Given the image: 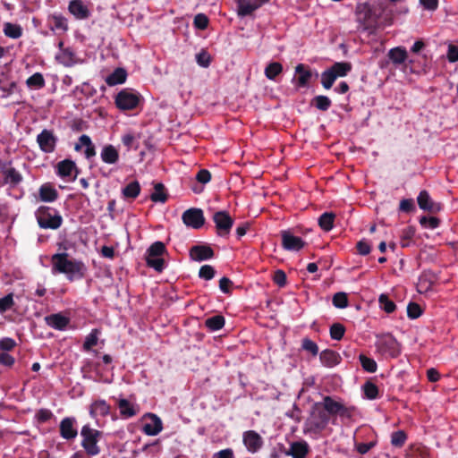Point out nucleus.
Returning a JSON list of instances; mask_svg holds the SVG:
<instances>
[{"mask_svg": "<svg viewBox=\"0 0 458 458\" xmlns=\"http://www.w3.org/2000/svg\"><path fill=\"white\" fill-rule=\"evenodd\" d=\"M52 274H64L69 281L81 279L87 272L86 265L75 259H70L66 252L55 253L51 257Z\"/></svg>", "mask_w": 458, "mask_h": 458, "instance_id": "nucleus-1", "label": "nucleus"}, {"mask_svg": "<svg viewBox=\"0 0 458 458\" xmlns=\"http://www.w3.org/2000/svg\"><path fill=\"white\" fill-rule=\"evenodd\" d=\"M35 216L40 228L42 229H58L63 223V217L59 211L54 208L41 206L36 212Z\"/></svg>", "mask_w": 458, "mask_h": 458, "instance_id": "nucleus-2", "label": "nucleus"}, {"mask_svg": "<svg viewBox=\"0 0 458 458\" xmlns=\"http://www.w3.org/2000/svg\"><path fill=\"white\" fill-rule=\"evenodd\" d=\"M81 446L89 456H96L100 453L98 445L102 437V432L92 428L89 425H84L81 429Z\"/></svg>", "mask_w": 458, "mask_h": 458, "instance_id": "nucleus-3", "label": "nucleus"}, {"mask_svg": "<svg viewBox=\"0 0 458 458\" xmlns=\"http://www.w3.org/2000/svg\"><path fill=\"white\" fill-rule=\"evenodd\" d=\"M320 405L332 417V423H335V417L340 416L343 419H350L352 415V409L346 407L343 403L330 397L325 396Z\"/></svg>", "mask_w": 458, "mask_h": 458, "instance_id": "nucleus-4", "label": "nucleus"}, {"mask_svg": "<svg viewBox=\"0 0 458 458\" xmlns=\"http://www.w3.org/2000/svg\"><path fill=\"white\" fill-rule=\"evenodd\" d=\"M0 173L3 175L4 184L15 188L23 181L21 173L13 165L12 160H0Z\"/></svg>", "mask_w": 458, "mask_h": 458, "instance_id": "nucleus-5", "label": "nucleus"}, {"mask_svg": "<svg viewBox=\"0 0 458 458\" xmlns=\"http://www.w3.org/2000/svg\"><path fill=\"white\" fill-rule=\"evenodd\" d=\"M140 95L134 89H123L114 98V102L120 110H132L139 105Z\"/></svg>", "mask_w": 458, "mask_h": 458, "instance_id": "nucleus-6", "label": "nucleus"}, {"mask_svg": "<svg viewBox=\"0 0 458 458\" xmlns=\"http://www.w3.org/2000/svg\"><path fill=\"white\" fill-rule=\"evenodd\" d=\"M356 21L367 29L377 22L378 15L368 3H359L355 8Z\"/></svg>", "mask_w": 458, "mask_h": 458, "instance_id": "nucleus-7", "label": "nucleus"}, {"mask_svg": "<svg viewBox=\"0 0 458 458\" xmlns=\"http://www.w3.org/2000/svg\"><path fill=\"white\" fill-rule=\"evenodd\" d=\"M376 346L377 351L386 356L395 357L399 354V344L390 334L377 336Z\"/></svg>", "mask_w": 458, "mask_h": 458, "instance_id": "nucleus-8", "label": "nucleus"}, {"mask_svg": "<svg viewBox=\"0 0 458 458\" xmlns=\"http://www.w3.org/2000/svg\"><path fill=\"white\" fill-rule=\"evenodd\" d=\"M330 421V416L325 409L314 411L307 423L308 431L318 433L324 430Z\"/></svg>", "mask_w": 458, "mask_h": 458, "instance_id": "nucleus-9", "label": "nucleus"}, {"mask_svg": "<svg viewBox=\"0 0 458 458\" xmlns=\"http://www.w3.org/2000/svg\"><path fill=\"white\" fill-rule=\"evenodd\" d=\"M57 140V137L55 135L54 131L47 129H44L37 136V143L38 144L40 150L47 154L53 153L55 151Z\"/></svg>", "mask_w": 458, "mask_h": 458, "instance_id": "nucleus-10", "label": "nucleus"}, {"mask_svg": "<svg viewBox=\"0 0 458 458\" xmlns=\"http://www.w3.org/2000/svg\"><path fill=\"white\" fill-rule=\"evenodd\" d=\"M147 421L142 427V432L150 437L157 436L163 430V422L155 413H146L143 417Z\"/></svg>", "mask_w": 458, "mask_h": 458, "instance_id": "nucleus-11", "label": "nucleus"}, {"mask_svg": "<svg viewBox=\"0 0 458 458\" xmlns=\"http://www.w3.org/2000/svg\"><path fill=\"white\" fill-rule=\"evenodd\" d=\"M182 219L183 223L194 229L200 228L205 222L203 211L199 208H190L183 212Z\"/></svg>", "mask_w": 458, "mask_h": 458, "instance_id": "nucleus-12", "label": "nucleus"}, {"mask_svg": "<svg viewBox=\"0 0 458 458\" xmlns=\"http://www.w3.org/2000/svg\"><path fill=\"white\" fill-rule=\"evenodd\" d=\"M213 220L218 231V234L223 236L229 233L233 221L225 211H218L214 214Z\"/></svg>", "mask_w": 458, "mask_h": 458, "instance_id": "nucleus-13", "label": "nucleus"}, {"mask_svg": "<svg viewBox=\"0 0 458 458\" xmlns=\"http://www.w3.org/2000/svg\"><path fill=\"white\" fill-rule=\"evenodd\" d=\"M242 441L247 450L251 454L257 453L263 445L262 437L254 430L245 431L242 435Z\"/></svg>", "mask_w": 458, "mask_h": 458, "instance_id": "nucleus-14", "label": "nucleus"}, {"mask_svg": "<svg viewBox=\"0 0 458 458\" xmlns=\"http://www.w3.org/2000/svg\"><path fill=\"white\" fill-rule=\"evenodd\" d=\"M282 236V245L284 250L291 251H298L302 249L305 245V242L301 238L295 236L290 231H283L281 233Z\"/></svg>", "mask_w": 458, "mask_h": 458, "instance_id": "nucleus-15", "label": "nucleus"}, {"mask_svg": "<svg viewBox=\"0 0 458 458\" xmlns=\"http://www.w3.org/2000/svg\"><path fill=\"white\" fill-rule=\"evenodd\" d=\"M56 174L62 178L74 180L77 177L78 171L76 165L72 160L64 159L57 164Z\"/></svg>", "mask_w": 458, "mask_h": 458, "instance_id": "nucleus-16", "label": "nucleus"}, {"mask_svg": "<svg viewBox=\"0 0 458 458\" xmlns=\"http://www.w3.org/2000/svg\"><path fill=\"white\" fill-rule=\"evenodd\" d=\"M265 3L264 0H238L237 13L241 17L250 15Z\"/></svg>", "mask_w": 458, "mask_h": 458, "instance_id": "nucleus-17", "label": "nucleus"}, {"mask_svg": "<svg viewBox=\"0 0 458 458\" xmlns=\"http://www.w3.org/2000/svg\"><path fill=\"white\" fill-rule=\"evenodd\" d=\"M310 452V446L304 440L293 442L288 450L284 452L285 455L293 458H307Z\"/></svg>", "mask_w": 458, "mask_h": 458, "instance_id": "nucleus-18", "label": "nucleus"}, {"mask_svg": "<svg viewBox=\"0 0 458 458\" xmlns=\"http://www.w3.org/2000/svg\"><path fill=\"white\" fill-rule=\"evenodd\" d=\"M213 256V250L207 245H194L190 250V257L194 261L200 262L210 259Z\"/></svg>", "mask_w": 458, "mask_h": 458, "instance_id": "nucleus-19", "label": "nucleus"}, {"mask_svg": "<svg viewBox=\"0 0 458 458\" xmlns=\"http://www.w3.org/2000/svg\"><path fill=\"white\" fill-rule=\"evenodd\" d=\"M75 419L66 417L60 422V435L66 440L74 439L77 437V429L74 427Z\"/></svg>", "mask_w": 458, "mask_h": 458, "instance_id": "nucleus-20", "label": "nucleus"}, {"mask_svg": "<svg viewBox=\"0 0 458 458\" xmlns=\"http://www.w3.org/2000/svg\"><path fill=\"white\" fill-rule=\"evenodd\" d=\"M45 321L48 327L62 331L67 327L70 319L62 313H55L47 316Z\"/></svg>", "mask_w": 458, "mask_h": 458, "instance_id": "nucleus-21", "label": "nucleus"}, {"mask_svg": "<svg viewBox=\"0 0 458 458\" xmlns=\"http://www.w3.org/2000/svg\"><path fill=\"white\" fill-rule=\"evenodd\" d=\"M295 73L298 75L295 80V85L297 88H305L308 86L309 81L312 77L311 72L303 64H299L295 67Z\"/></svg>", "mask_w": 458, "mask_h": 458, "instance_id": "nucleus-22", "label": "nucleus"}, {"mask_svg": "<svg viewBox=\"0 0 458 458\" xmlns=\"http://www.w3.org/2000/svg\"><path fill=\"white\" fill-rule=\"evenodd\" d=\"M110 409V405L105 400H96L89 407V414L92 418L106 417L109 414Z\"/></svg>", "mask_w": 458, "mask_h": 458, "instance_id": "nucleus-23", "label": "nucleus"}, {"mask_svg": "<svg viewBox=\"0 0 458 458\" xmlns=\"http://www.w3.org/2000/svg\"><path fill=\"white\" fill-rule=\"evenodd\" d=\"M82 148H85L84 155L86 158L89 159L96 155L95 147L90 138L86 134L80 136L78 142L75 144L74 149L76 151H80Z\"/></svg>", "mask_w": 458, "mask_h": 458, "instance_id": "nucleus-24", "label": "nucleus"}, {"mask_svg": "<svg viewBox=\"0 0 458 458\" xmlns=\"http://www.w3.org/2000/svg\"><path fill=\"white\" fill-rule=\"evenodd\" d=\"M38 196L41 201L54 202L58 198V191L51 183L46 182L39 187Z\"/></svg>", "mask_w": 458, "mask_h": 458, "instance_id": "nucleus-25", "label": "nucleus"}, {"mask_svg": "<svg viewBox=\"0 0 458 458\" xmlns=\"http://www.w3.org/2000/svg\"><path fill=\"white\" fill-rule=\"evenodd\" d=\"M69 12L79 20L86 19L89 16V11L81 0H72L68 6Z\"/></svg>", "mask_w": 458, "mask_h": 458, "instance_id": "nucleus-26", "label": "nucleus"}, {"mask_svg": "<svg viewBox=\"0 0 458 458\" xmlns=\"http://www.w3.org/2000/svg\"><path fill=\"white\" fill-rule=\"evenodd\" d=\"M101 160L108 165H114L119 160V152L113 145H106L100 153Z\"/></svg>", "mask_w": 458, "mask_h": 458, "instance_id": "nucleus-27", "label": "nucleus"}, {"mask_svg": "<svg viewBox=\"0 0 458 458\" xmlns=\"http://www.w3.org/2000/svg\"><path fill=\"white\" fill-rule=\"evenodd\" d=\"M118 408L123 418L128 419L135 416L139 411V407L131 403L128 400L121 398L118 401Z\"/></svg>", "mask_w": 458, "mask_h": 458, "instance_id": "nucleus-28", "label": "nucleus"}, {"mask_svg": "<svg viewBox=\"0 0 458 458\" xmlns=\"http://www.w3.org/2000/svg\"><path fill=\"white\" fill-rule=\"evenodd\" d=\"M321 363L326 366L332 368L340 362V355L333 350H324L319 354Z\"/></svg>", "mask_w": 458, "mask_h": 458, "instance_id": "nucleus-29", "label": "nucleus"}, {"mask_svg": "<svg viewBox=\"0 0 458 458\" xmlns=\"http://www.w3.org/2000/svg\"><path fill=\"white\" fill-rule=\"evenodd\" d=\"M127 72L123 68H116L111 74L106 78V82L109 86L122 84L126 81Z\"/></svg>", "mask_w": 458, "mask_h": 458, "instance_id": "nucleus-30", "label": "nucleus"}, {"mask_svg": "<svg viewBox=\"0 0 458 458\" xmlns=\"http://www.w3.org/2000/svg\"><path fill=\"white\" fill-rule=\"evenodd\" d=\"M22 31L21 26L17 23L4 22L3 25L4 36L12 39L20 38L22 36Z\"/></svg>", "mask_w": 458, "mask_h": 458, "instance_id": "nucleus-31", "label": "nucleus"}, {"mask_svg": "<svg viewBox=\"0 0 458 458\" xmlns=\"http://www.w3.org/2000/svg\"><path fill=\"white\" fill-rule=\"evenodd\" d=\"M408 54L404 47H397L389 50L388 57L393 64L399 65L403 64L407 59Z\"/></svg>", "mask_w": 458, "mask_h": 458, "instance_id": "nucleus-32", "label": "nucleus"}, {"mask_svg": "<svg viewBox=\"0 0 458 458\" xmlns=\"http://www.w3.org/2000/svg\"><path fill=\"white\" fill-rule=\"evenodd\" d=\"M26 85L30 90H38L45 87L46 81L40 72H35L26 80Z\"/></svg>", "mask_w": 458, "mask_h": 458, "instance_id": "nucleus-33", "label": "nucleus"}, {"mask_svg": "<svg viewBox=\"0 0 458 458\" xmlns=\"http://www.w3.org/2000/svg\"><path fill=\"white\" fill-rule=\"evenodd\" d=\"M329 70L335 75V78L344 77L352 70V64L347 62H338L333 64Z\"/></svg>", "mask_w": 458, "mask_h": 458, "instance_id": "nucleus-34", "label": "nucleus"}, {"mask_svg": "<svg viewBox=\"0 0 458 458\" xmlns=\"http://www.w3.org/2000/svg\"><path fill=\"white\" fill-rule=\"evenodd\" d=\"M335 215L332 212H325L318 218V225L326 232L330 231L334 226Z\"/></svg>", "mask_w": 458, "mask_h": 458, "instance_id": "nucleus-35", "label": "nucleus"}, {"mask_svg": "<svg viewBox=\"0 0 458 458\" xmlns=\"http://www.w3.org/2000/svg\"><path fill=\"white\" fill-rule=\"evenodd\" d=\"M100 335V330L98 328H94L91 332L86 336L85 341L83 343V349L85 351H90L92 347L96 346L98 342V336Z\"/></svg>", "mask_w": 458, "mask_h": 458, "instance_id": "nucleus-36", "label": "nucleus"}, {"mask_svg": "<svg viewBox=\"0 0 458 458\" xmlns=\"http://www.w3.org/2000/svg\"><path fill=\"white\" fill-rule=\"evenodd\" d=\"M417 200H418L419 207L421 209L429 210V211L434 209L433 202H432L428 191H420L417 198Z\"/></svg>", "mask_w": 458, "mask_h": 458, "instance_id": "nucleus-37", "label": "nucleus"}, {"mask_svg": "<svg viewBox=\"0 0 458 458\" xmlns=\"http://www.w3.org/2000/svg\"><path fill=\"white\" fill-rule=\"evenodd\" d=\"M140 192V186L137 181L130 182L123 189V194L125 198L135 199Z\"/></svg>", "mask_w": 458, "mask_h": 458, "instance_id": "nucleus-38", "label": "nucleus"}, {"mask_svg": "<svg viewBox=\"0 0 458 458\" xmlns=\"http://www.w3.org/2000/svg\"><path fill=\"white\" fill-rule=\"evenodd\" d=\"M206 327L211 331L221 329L225 325V318L223 316L216 315L208 318L205 322Z\"/></svg>", "mask_w": 458, "mask_h": 458, "instance_id": "nucleus-39", "label": "nucleus"}, {"mask_svg": "<svg viewBox=\"0 0 458 458\" xmlns=\"http://www.w3.org/2000/svg\"><path fill=\"white\" fill-rule=\"evenodd\" d=\"M150 199L154 202L164 203L166 200V194L165 192L164 185L162 183H157L154 187V191L150 196Z\"/></svg>", "mask_w": 458, "mask_h": 458, "instance_id": "nucleus-40", "label": "nucleus"}, {"mask_svg": "<svg viewBox=\"0 0 458 458\" xmlns=\"http://www.w3.org/2000/svg\"><path fill=\"white\" fill-rule=\"evenodd\" d=\"M282 64L276 62L269 64L265 69V75L269 80H275V78L282 72Z\"/></svg>", "mask_w": 458, "mask_h": 458, "instance_id": "nucleus-41", "label": "nucleus"}, {"mask_svg": "<svg viewBox=\"0 0 458 458\" xmlns=\"http://www.w3.org/2000/svg\"><path fill=\"white\" fill-rule=\"evenodd\" d=\"M359 359L364 370L369 373H374L377 371V365L373 359L369 358L363 354H360Z\"/></svg>", "mask_w": 458, "mask_h": 458, "instance_id": "nucleus-42", "label": "nucleus"}, {"mask_svg": "<svg viewBox=\"0 0 458 458\" xmlns=\"http://www.w3.org/2000/svg\"><path fill=\"white\" fill-rule=\"evenodd\" d=\"M378 302L380 308L386 313H392L396 308L394 302L386 294H381L378 298Z\"/></svg>", "mask_w": 458, "mask_h": 458, "instance_id": "nucleus-43", "label": "nucleus"}, {"mask_svg": "<svg viewBox=\"0 0 458 458\" xmlns=\"http://www.w3.org/2000/svg\"><path fill=\"white\" fill-rule=\"evenodd\" d=\"M313 105L321 111H327L331 106V100L327 96H317L313 98Z\"/></svg>", "mask_w": 458, "mask_h": 458, "instance_id": "nucleus-44", "label": "nucleus"}, {"mask_svg": "<svg viewBox=\"0 0 458 458\" xmlns=\"http://www.w3.org/2000/svg\"><path fill=\"white\" fill-rule=\"evenodd\" d=\"M335 81V75L329 69L321 73V84L325 89H331Z\"/></svg>", "mask_w": 458, "mask_h": 458, "instance_id": "nucleus-45", "label": "nucleus"}, {"mask_svg": "<svg viewBox=\"0 0 458 458\" xmlns=\"http://www.w3.org/2000/svg\"><path fill=\"white\" fill-rule=\"evenodd\" d=\"M335 81V75L329 69L321 73V84L325 89H331Z\"/></svg>", "mask_w": 458, "mask_h": 458, "instance_id": "nucleus-46", "label": "nucleus"}, {"mask_svg": "<svg viewBox=\"0 0 458 458\" xmlns=\"http://www.w3.org/2000/svg\"><path fill=\"white\" fill-rule=\"evenodd\" d=\"M165 250V247L163 242H154L147 250V257H161Z\"/></svg>", "mask_w": 458, "mask_h": 458, "instance_id": "nucleus-47", "label": "nucleus"}, {"mask_svg": "<svg viewBox=\"0 0 458 458\" xmlns=\"http://www.w3.org/2000/svg\"><path fill=\"white\" fill-rule=\"evenodd\" d=\"M147 265L157 272L165 268V261L162 257H146Z\"/></svg>", "mask_w": 458, "mask_h": 458, "instance_id": "nucleus-48", "label": "nucleus"}, {"mask_svg": "<svg viewBox=\"0 0 458 458\" xmlns=\"http://www.w3.org/2000/svg\"><path fill=\"white\" fill-rule=\"evenodd\" d=\"M14 305L13 293H8L7 295L0 298V313H4L9 310Z\"/></svg>", "mask_w": 458, "mask_h": 458, "instance_id": "nucleus-49", "label": "nucleus"}, {"mask_svg": "<svg viewBox=\"0 0 458 458\" xmlns=\"http://www.w3.org/2000/svg\"><path fill=\"white\" fill-rule=\"evenodd\" d=\"M345 328L340 323H335L330 327V336L334 340H341L344 335Z\"/></svg>", "mask_w": 458, "mask_h": 458, "instance_id": "nucleus-50", "label": "nucleus"}, {"mask_svg": "<svg viewBox=\"0 0 458 458\" xmlns=\"http://www.w3.org/2000/svg\"><path fill=\"white\" fill-rule=\"evenodd\" d=\"M363 390L367 398L373 400L377 397L378 388L375 384L371 382H366L363 386Z\"/></svg>", "mask_w": 458, "mask_h": 458, "instance_id": "nucleus-51", "label": "nucleus"}, {"mask_svg": "<svg viewBox=\"0 0 458 458\" xmlns=\"http://www.w3.org/2000/svg\"><path fill=\"white\" fill-rule=\"evenodd\" d=\"M333 304L339 309L346 308L348 305L347 295L344 293H337L333 297Z\"/></svg>", "mask_w": 458, "mask_h": 458, "instance_id": "nucleus-52", "label": "nucleus"}, {"mask_svg": "<svg viewBox=\"0 0 458 458\" xmlns=\"http://www.w3.org/2000/svg\"><path fill=\"white\" fill-rule=\"evenodd\" d=\"M303 350L310 352L313 356H317L318 353V344L309 338H304L301 343Z\"/></svg>", "mask_w": 458, "mask_h": 458, "instance_id": "nucleus-53", "label": "nucleus"}, {"mask_svg": "<svg viewBox=\"0 0 458 458\" xmlns=\"http://www.w3.org/2000/svg\"><path fill=\"white\" fill-rule=\"evenodd\" d=\"M421 308L415 302H410L407 306V315L410 318L415 319L421 315Z\"/></svg>", "mask_w": 458, "mask_h": 458, "instance_id": "nucleus-54", "label": "nucleus"}, {"mask_svg": "<svg viewBox=\"0 0 458 458\" xmlns=\"http://www.w3.org/2000/svg\"><path fill=\"white\" fill-rule=\"evenodd\" d=\"M199 276L205 280H210L215 276V269L209 265H204L200 267Z\"/></svg>", "mask_w": 458, "mask_h": 458, "instance_id": "nucleus-55", "label": "nucleus"}, {"mask_svg": "<svg viewBox=\"0 0 458 458\" xmlns=\"http://www.w3.org/2000/svg\"><path fill=\"white\" fill-rule=\"evenodd\" d=\"M196 61L201 67L207 68L210 64V55L206 51H201L196 55Z\"/></svg>", "mask_w": 458, "mask_h": 458, "instance_id": "nucleus-56", "label": "nucleus"}, {"mask_svg": "<svg viewBox=\"0 0 458 458\" xmlns=\"http://www.w3.org/2000/svg\"><path fill=\"white\" fill-rule=\"evenodd\" d=\"M16 346V342L11 337H4L0 339V350L4 352L12 351Z\"/></svg>", "mask_w": 458, "mask_h": 458, "instance_id": "nucleus-57", "label": "nucleus"}, {"mask_svg": "<svg viewBox=\"0 0 458 458\" xmlns=\"http://www.w3.org/2000/svg\"><path fill=\"white\" fill-rule=\"evenodd\" d=\"M406 440V435L403 431H396L392 434L391 444L394 446H402Z\"/></svg>", "mask_w": 458, "mask_h": 458, "instance_id": "nucleus-58", "label": "nucleus"}, {"mask_svg": "<svg viewBox=\"0 0 458 458\" xmlns=\"http://www.w3.org/2000/svg\"><path fill=\"white\" fill-rule=\"evenodd\" d=\"M52 416H53L52 411L47 409H40L36 413V418H37L38 421L40 423L48 421L52 418Z\"/></svg>", "mask_w": 458, "mask_h": 458, "instance_id": "nucleus-59", "label": "nucleus"}, {"mask_svg": "<svg viewBox=\"0 0 458 458\" xmlns=\"http://www.w3.org/2000/svg\"><path fill=\"white\" fill-rule=\"evenodd\" d=\"M194 24L198 29L204 30L208 27V19L203 13H199L194 18Z\"/></svg>", "mask_w": 458, "mask_h": 458, "instance_id": "nucleus-60", "label": "nucleus"}, {"mask_svg": "<svg viewBox=\"0 0 458 458\" xmlns=\"http://www.w3.org/2000/svg\"><path fill=\"white\" fill-rule=\"evenodd\" d=\"M196 179L199 182L206 184L211 180V174L207 169H201L198 172Z\"/></svg>", "mask_w": 458, "mask_h": 458, "instance_id": "nucleus-61", "label": "nucleus"}, {"mask_svg": "<svg viewBox=\"0 0 458 458\" xmlns=\"http://www.w3.org/2000/svg\"><path fill=\"white\" fill-rule=\"evenodd\" d=\"M53 20H54V26L56 30H61L64 31L68 30L67 20L65 18H64L62 16H54Z\"/></svg>", "mask_w": 458, "mask_h": 458, "instance_id": "nucleus-62", "label": "nucleus"}, {"mask_svg": "<svg viewBox=\"0 0 458 458\" xmlns=\"http://www.w3.org/2000/svg\"><path fill=\"white\" fill-rule=\"evenodd\" d=\"M274 282L279 286H284L286 284V275L283 270H276L273 276Z\"/></svg>", "mask_w": 458, "mask_h": 458, "instance_id": "nucleus-63", "label": "nucleus"}, {"mask_svg": "<svg viewBox=\"0 0 458 458\" xmlns=\"http://www.w3.org/2000/svg\"><path fill=\"white\" fill-rule=\"evenodd\" d=\"M447 59L451 63L458 61V47L450 45L447 51Z\"/></svg>", "mask_w": 458, "mask_h": 458, "instance_id": "nucleus-64", "label": "nucleus"}]
</instances>
